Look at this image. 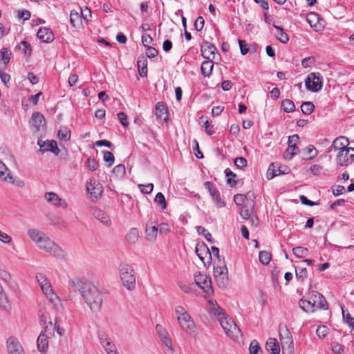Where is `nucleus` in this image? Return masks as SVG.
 Listing matches in <instances>:
<instances>
[{
    "mask_svg": "<svg viewBox=\"0 0 354 354\" xmlns=\"http://www.w3.org/2000/svg\"><path fill=\"white\" fill-rule=\"evenodd\" d=\"M27 234L40 250L57 259L65 257L66 254L62 248L43 232L35 228H31L28 230Z\"/></svg>",
    "mask_w": 354,
    "mask_h": 354,
    "instance_id": "1",
    "label": "nucleus"
},
{
    "mask_svg": "<svg viewBox=\"0 0 354 354\" xmlns=\"http://www.w3.org/2000/svg\"><path fill=\"white\" fill-rule=\"evenodd\" d=\"M82 298L93 313H97L102 306V296L100 290L93 284H85L81 291Z\"/></svg>",
    "mask_w": 354,
    "mask_h": 354,
    "instance_id": "2",
    "label": "nucleus"
},
{
    "mask_svg": "<svg viewBox=\"0 0 354 354\" xmlns=\"http://www.w3.org/2000/svg\"><path fill=\"white\" fill-rule=\"evenodd\" d=\"M119 275L122 285L128 290L136 288V272L133 266L127 263H121L118 267Z\"/></svg>",
    "mask_w": 354,
    "mask_h": 354,
    "instance_id": "3",
    "label": "nucleus"
},
{
    "mask_svg": "<svg viewBox=\"0 0 354 354\" xmlns=\"http://www.w3.org/2000/svg\"><path fill=\"white\" fill-rule=\"evenodd\" d=\"M225 334L235 341H239L242 337L241 329L234 320L227 317L226 314L219 317L218 320Z\"/></svg>",
    "mask_w": 354,
    "mask_h": 354,
    "instance_id": "4",
    "label": "nucleus"
},
{
    "mask_svg": "<svg viewBox=\"0 0 354 354\" xmlns=\"http://www.w3.org/2000/svg\"><path fill=\"white\" fill-rule=\"evenodd\" d=\"M53 337V322L50 319L44 327L37 341V348L40 352H46L48 348V339Z\"/></svg>",
    "mask_w": 354,
    "mask_h": 354,
    "instance_id": "5",
    "label": "nucleus"
},
{
    "mask_svg": "<svg viewBox=\"0 0 354 354\" xmlns=\"http://www.w3.org/2000/svg\"><path fill=\"white\" fill-rule=\"evenodd\" d=\"M335 160L337 167L348 166L354 161V148L340 150L336 156Z\"/></svg>",
    "mask_w": 354,
    "mask_h": 354,
    "instance_id": "6",
    "label": "nucleus"
},
{
    "mask_svg": "<svg viewBox=\"0 0 354 354\" xmlns=\"http://www.w3.org/2000/svg\"><path fill=\"white\" fill-rule=\"evenodd\" d=\"M305 83L308 90L312 92H317L323 86L322 77L319 73H312L308 75Z\"/></svg>",
    "mask_w": 354,
    "mask_h": 354,
    "instance_id": "7",
    "label": "nucleus"
},
{
    "mask_svg": "<svg viewBox=\"0 0 354 354\" xmlns=\"http://www.w3.org/2000/svg\"><path fill=\"white\" fill-rule=\"evenodd\" d=\"M194 281L195 283L207 295H210L213 293L212 281L209 277H207L205 274L198 272L194 274Z\"/></svg>",
    "mask_w": 354,
    "mask_h": 354,
    "instance_id": "8",
    "label": "nucleus"
},
{
    "mask_svg": "<svg viewBox=\"0 0 354 354\" xmlns=\"http://www.w3.org/2000/svg\"><path fill=\"white\" fill-rule=\"evenodd\" d=\"M0 178L4 182L15 184L18 187L24 186V182L20 179H16L1 160H0Z\"/></svg>",
    "mask_w": 354,
    "mask_h": 354,
    "instance_id": "9",
    "label": "nucleus"
},
{
    "mask_svg": "<svg viewBox=\"0 0 354 354\" xmlns=\"http://www.w3.org/2000/svg\"><path fill=\"white\" fill-rule=\"evenodd\" d=\"M36 279L41 288L42 292L49 298L50 301L53 300L55 297V292L51 287V284L49 280L47 279L45 274L42 273H37Z\"/></svg>",
    "mask_w": 354,
    "mask_h": 354,
    "instance_id": "10",
    "label": "nucleus"
},
{
    "mask_svg": "<svg viewBox=\"0 0 354 354\" xmlns=\"http://www.w3.org/2000/svg\"><path fill=\"white\" fill-rule=\"evenodd\" d=\"M248 196L250 201H248L247 203L243 205L240 209V215L245 220H248L252 215L255 214L254 211L255 206L254 194L250 192H248Z\"/></svg>",
    "mask_w": 354,
    "mask_h": 354,
    "instance_id": "11",
    "label": "nucleus"
},
{
    "mask_svg": "<svg viewBox=\"0 0 354 354\" xmlns=\"http://www.w3.org/2000/svg\"><path fill=\"white\" fill-rule=\"evenodd\" d=\"M178 324L181 328L185 330L187 334L194 335L196 333V325L194 322L192 320L191 316L188 315H184V317H180L177 319Z\"/></svg>",
    "mask_w": 354,
    "mask_h": 354,
    "instance_id": "12",
    "label": "nucleus"
},
{
    "mask_svg": "<svg viewBox=\"0 0 354 354\" xmlns=\"http://www.w3.org/2000/svg\"><path fill=\"white\" fill-rule=\"evenodd\" d=\"M299 137L297 134L292 135L288 137V147L283 153V157L286 159H291L292 156L299 151V148L297 145L299 142Z\"/></svg>",
    "mask_w": 354,
    "mask_h": 354,
    "instance_id": "13",
    "label": "nucleus"
},
{
    "mask_svg": "<svg viewBox=\"0 0 354 354\" xmlns=\"http://www.w3.org/2000/svg\"><path fill=\"white\" fill-rule=\"evenodd\" d=\"M214 275L219 286L225 287L228 282L227 268L225 266L214 268Z\"/></svg>",
    "mask_w": 354,
    "mask_h": 354,
    "instance_id": "14",
    "label": "nucleus"
},
{
    "mask_svg": "<svg viewBox=\"0 0 354 354\" xmlns=\"http://www.w3.org/2000/svg\"><path fill=\"white\" fill-rule=\"evenodd\" d=\"M86 189L91 196L95 199L101 196L103 191L102 185L94 178L89 179L86 183Z\"/></svg>",
    "mask_w": 354,
    "mask_h": 354,
    "instance_id": "15",
    "label": "nucleus"
},
{
    "mask_svg": "<svg viewBox=\"0 0 354 354\" xmlns=\"http://www.w3.org/2000/svg\"><path fill=\"white\" fill-rule=\"evenodd\" d=\"M205 187L208 189L209 193L214 201L216 206L218 208L223 207L225 205V202L221 198L220 193L214 184L211 182L205 183Z\"/></svg>",
    "mask_w": 354,
    "mask_h": 354,
    "instance_id": "16",
    "label": "nucleus"
},
{
    "mask_svg": "<svg viewBox=\"0 0 354 354\" xmlns=\"http://www.w3.org/2000/svg\"><path fill=\"white\" fill-rule=\"evenodd\" d=\"M308 299H311L313 304L317 308L326 310L328 308V302L325 297L318 292L312 291L308 294Z\"/></svg>",
    "mask_w": 354,
    "mask_h": 354,
    "instance_id": "17",
    "label": "nucleus"
},
{
    "mask_svg": "<svg viewBox=\"0 0 354 354\" xmlns=\"http://www.w3.org/2000/svg\"><path fill=\"white\" fill-rule=\"evenodd\" d=\"M98 337L102 346L104 347L107 354H119L115 344L111 342L107 335L99 333Z\"/></svg>",
    "mask_w": 354,
    "mask_h": 354,
    "instance_id": "18",
    "label": "nucleus"
},
{
    "mask_svg": "<svg viewBox=\"0 0 354 354\" xmlns=\"http://www.w3.org/2000/svg\"><path fill=\"white\" fill-rule=\"evenodd\" d=\"M37 144L40 147L39 151L42 153L50 151L55 155H58L60 151L55 140L42 141L41 140H39Z\"/></svg>",
    "mask_w": 354,
    "mask_h": 354,
    "instance_id": "19",
    "label": "nucleus"
},
{
    "mask_svg": "<svg viewBox=\"0 0 354 354\" xmlns=\"http://www.w3.org/2000/svg\"><path fill=\"white\" fill-rule=\"evenodd\" d=\"M154 113L157 120L162 122H167L168 120L169 111L167 106L162 102H159L155 106Z\"/></svg>",
    "mask_w": 354,
    "mask_h": 354,
    "instance_id": "20",
    "label": "nucleus"
},
{
    "mask_svg": "<svg viewBox=\"0 0 354 354\" xmlns=\"http://www.w3.org/2000/svg\"><path fill=\"white\" fill-rule=\"evenodd\" d=\"M7 349L8 354H24L19 342L14 337H10L8 339Z\"/></svg>",
    "mask_w": 354,
    "mask_h": 354,
    "instance_id": "21",
    "label": "nucleus"
},
{
    "mask_svg": "<svg viewBox=\"0 0 354 354\" xmlns=\"http://www.w3.org/2000/svg\"><path fill=\"white\" fill-rule=\"evenodd\" d=\"M44 198L47 202L51 203L55 207H62L66 208L68 205L64 200L59 198L57 194L55 192H46L44 195Z\"/></svg>",
    "mask_w": 354,
    "mask_h": 354,
    "instance_id": "22",
    "label": "nucleus"
},
{
    "mask_svg": "<svg viewBox=\"0 0 354 354\" xmlns=\"http://www.w3.org/2000/svg\"><path fill=\"white\" fill-rule=\"evenodd\" d=\"M216 48L209 41H204L201 45V51L202 56L207 59H214Z\"/></svg>",
    "mask_w": 354,
    "mask_h": 354,
    "instance_id": "23",
    "label": "nucleus"
},
{
    "mask_svg": "<svg viewBox=\"0 0 354 354\" xmlns=\"http://www.w3.org/2000/svg\"><path fill=\"white\" fill-rule=\"evenodd\" d=\"M37 37L42 42L49 43L54 40V34L48 28H40L37 32Z\"/></svg>",
    "mask_w": 354,
    "mask_h": 354,
    "instance_id": "24",
    "label": "nucleus"
},
{
    "mask_svg": "<svg viewBox=\"0 0 354 354\" xmlns=\"http://www.w3.org/2000/svg\"><path fill=\"white\" fill-rule=\"evenodd\" d=\"M207 308L211 314H212L214 317L219 319V317L225 315V313L223 311V309L221 308L216 301L215 300H209L207 304Z\"/></svg>",
    "mask_w": 354,
    "mask_h": 354,
    "instance_id": "25",
    "label": "nucleus"
},
{
    "mask_svg": "<svg viewBox=\"0 0 354 354\" xmlns=\"http://www.w3.org/2000/svg\"><path fill=\"white\" fill-rule=\"evenodd\" d=\"M30 122L31 125L35 129V131H39L40 128L44 126L45 119L41 113L39 112H35L32 115Z\"/></svg>",
    "mask_w": 354,
    "mask_h": 354,
    "instance_id": "26",
    "label": "nucleus"
},
{
    "mask_svg": "<svg viewBox=\"0 0 354 354\" xmlns=\"http://www.w3.org/2000/svg\"><path fill=\"white\" fill-rule=\"evenodd\" d=\"M348 140L344 137L340 136L337 138L332 144L331 148H333L335 151H339L340 150H346L347 149L348 145Z\"/></svg>",
    "mask_w": 354,
    "mask_h": 354,
    "instance_id": "27",
    "label": "nucleus"
},
{
    "mask_svg": "<svg viewBox=\"0 0 354 354\" xmlns=\"http://www.w3.org/2000/svg\"><path fill=\"white\" fill-rule=\"evenodd\" d=\"M158 231V226L155 225L153 222L147 223L145 229V233L147 240L151 241L156 240L157 237Z\"/></svg>",
    "mask_w": 354,
    "mask_h": 354,
    "instance_id": "28",
    "label": "nucleus"
},
{
    "mask_svg": "<svg viewBox=\"0 0 354 354\" xmlns=\"http://www.w3.org/2000/svg\"><path fill=\"white\" fill-rule=\"evenodd\" d=\"M266 349L272 354L280 353V346L275 338H268L266 344Z\"/></svg>",
    "mask_w": 354,
    "mask_h": 354,
    "instance_id": "29",
    "label": "nucleus"
},
{
    "mask_svg": "<svg viewBox=\"0 0 354 354\" xmlns=\"http://www.w3.org/2000/svg\"><path fill=\"white\" fill-rule=\"evenodd\" d=\"M319 16L315 12H310L306 16V21L315 30L319 31L321 28V24L318 22Z\"/></svg>",
    "mask_w": 354,
    "mask_h": 354,
    "instance_id": "30",
    "label": "nucleus"
},
{
    "mask_svg": "<svg viewBox=\"0 0 354 354\" xmlns=\"http://www.w3.org/2000/svg\"><path fill=\"white\" fill-rule=\"evenodd\" d=\"M93 214L96 219L104 223L105 225L109 226L111 225V220L106 213L104 211L95 209L93 210Z\"/></svg>",
    "mask_w": 354,
    "mask_h": 354,
    "instance_id": "31",
    "label": "nucleus"
},
{
    "mask_svg": "<svg viewBox=\"0 0 354 354\" xmlns=\"http://www.w3.org/2000/svg\"><path fill=\"white\" fill-rule=\"evenodd\" d=\"M139 75L141 77L147 75V60L145 56L141 55L138 57L137 62Z\"/></svg>",
    "mask_w": 354,
    "mask_h": 354,
    "instance_id": "32",
    "label": "nucleus"
},
{
    "mask_svg": "<svg viewBox=\"0 0 354 354\" xmlns=\"http://www.w3.org/2000/svg\"><path fill=\"white\" fill-rule=\"evenodd\" d=\"M281 167H279L277 163H271L267 171V178L272 179L275 176L284 174L285 171L281 169Z\"/></svg>",
    "mask_w": 354,
    "mask_h": 354,
    "instance_id": "33",
    "label": "nucleus"
},
{
    "mask_svg": "<svg viewBox=\"0 0 354 354\" xmlns=\"http://www.w3.org/2000/svg\"><path fill=\"white\" fill-rule=\"evenodd\" d=\"M214 63L212 59L204 61L201 67V73L204 77H209L213 70Z\"/></svg>",
    "mask_w": 354,
    "mask_h": 354,
    "instance_id": "34",
    "label": "nucleus"
},
{
    "mask_svg": "<svg viewBox=\"0 0 354 354\" xmlns=\"http://www.w3.org/2000/svg\"><path fill=\"white\" fill-rule=\"evenodd\" d=\"M311 299H301L299 302V307L306 313H313L315 310V306Z\"/></svg>",
    "mask_w": 354,
    "mask_h": 354,
    "instance_id": "35",
    "label": "nucleus"
},
{
    "mask_svg": "<svg viewBox=\"0 0 354 354\" xmlns=\"http://www.w3.org/2000/svg\"><path fill=\"white\" fill-rule=\"evenodd\" d=\"M195 252L198 257V258L205 263L203 254L208 255L209 258H212L211 252H209L208 248L203 244L201 245H197L196 247Z\"/></svg>",
    "mask_w": 354,
    "mask_h": 354,
    "instance_id": "36",
    "label": "nucleus"
},
{
    "mask_svg": "<svg viewBox=\"0 0 354 354\" xmlns=\"http://www.w3.org/2000/svg\"><path fill=\"white\" fill-rule=\"evenodd\" d=\"M139 239V230L136 227L130 229L126 235V239L130 244L136 243Z\"/></svg>",
    "mask_w": 354,
    "mask_h": 354,
    "instance_id": "37",
    "label": "nucleus"
},
{
    "mask_svg": "<svg viewBox=\"0 0 354 354\" xmlns=\"http://www.w3.org/2000/svg\"><path fill=\"white\" fill-rule=\"evenodd\" d=\"M0 279L12 288H15V283L12 281L11 274L4 270L0 269Z\"/></svg>",
    "mask_w": 354,
    "mask_h": 354,
    "instance_id": "38",
    "label": "nucleus"
},
{
    "mask_svg": "<svg viewBox=\"0 0 354 354\" xmlns=\"http://www.w3.org/2000/svg\"><path fill=\"white\" fill-rule=\"evenodd\" d=\"M304 153L306 159L312 160L317 156L318 152L313 145H310L304 149Z\"/></svg>",
    "mask_w": 354,
    "mask_h": 354,
    "instance_id": "39",
    "label": "nucleus"
},
{
    "mask_svg": "<svg viewBox=\"0 0 354 354\" xmlns=\"http://www.w3.org/2000/svg\"><path fill=\"white\" fill-rule=\"evenodd\" d=\"M281 109L286 113H290L295 110V105L292 100L286 99L281 102Z\"/></svg>",
    "mask_w": 354,
    "mask_h": 354,
    "instance_id": "40",
    "label": "nucleus"
},
{
    "mask_svg": "<svg viewBox=\"0 0 354 354\" xmlns=\"http://www.w3.org/2000/svg\"><path fill=\"white\" fill-rule=\"evenodd\" d=\"M274 27L279 31L277 37L279 41L283 44H286L289 41V37L287 33L283 32V28L278 26H274Z\"/></svg>",
    "mask_w": 354,
    "mask_h": 354,
    "instance_id": "41",
    "label": "nucleus"
},
{
    "mask_svg": "<svg viewBox=\"0 0 354 354\" xmlns=\"http://www.w3.org/2000/svg\"><path fill=\"white\" fill-rule=\"evenodd\" d=\"M248 201H250L248 193L246 195L237 194L234 196V201L237 205H244Z\"/></svg>",
    "mask_w": 354,
    "mask_h": 354,
    "instance_id": "42",
    "label": "nucleus"
},
{
    "mask_svg": "<svg viewBox=\"0 0 354 354\" xmlns=\"http://www.w3.org/2000/svg\"><path fill=\"white\" fill-rule=\"evenodd\" d=\"M59 139L63 140H69L71 138V131L64 127H60L57 133Z\"/></svg>",
    "mask_w": 354,
    "mask_h": 354,
    "instance_id": "43",
    "label": "nucleus"
},
{
    "mask_svg": "<svg viewBox=\"0 0 354 354\" xmlns=\"http://www.w3.org/2000/svg\"><path fill=\"white\" fill-rule=\"evenodd\" d=\"M293 254L299 258H303L308 254V250L301 246H297L292 249Z\"/></svg>",
    "mask_w": 354,
    "mask_h": 354,
    "instance_id": "44",
    "label": "nucleus"
},
{
    "mask_svg": "<svg viewBox=\"0 0 354 354\" xmlns=\"http://www.w3.org/2000/svg\"><path fill=\"white\" fill-rule=\"evenodd\" d=\"M315 109V106L311 102H305L301 106V112L304 114L309 115Z\"/></svg>",
    "mask_w": 354,
    "mask_h": 354,
    "instance_id": "45",
    "label": "nucleus"
},
{
    "mask_svg": "<svg viewBox=\"0 0 354 354\" xmlns=\"http://www.w3.org/2000/svg\"><path fill=\"white\" fill-rule=\"evenodd\" d=\"M259 261L263 265H268L271 260V254L267 251H261L259 254Z\"/></svg>",
    "mask_w": 354,
    "mask_h": 354,
    "instance_id": "46",
    "label": "nucleus"
},
{
    "mask_svg": "<svg viewBox=\"0 0 354 354\" xmlns=\"http://www.w3.org/2000/svg\"><path fill=\"white\" fill-rule=\"evenodd\" d=\"M225 174L227 179V183L230 185L231 187L235 186L236 185V181L234 180V178L236 176L234 173H233L229 169H226L225 170Z\"/></svg>",
    "mask_w": 354,
    "mask_h": 354,
    "instance_id": "47",
    "label": "nucleus"
},
{
    "mask_svg": "<svg viewBox=\"0 0 354 354\" xmlns=\"http://www.w3.org/2000/svg\"><path fill=\"white\" fill-rule=\"evenodd\" d=\"M126 173L125 166L122 164L116 165L113 169V174L117 178H122Z\"/></svg>",
    "mask_w": 354,
    "mask_h": 354,
    "instance_id": "48",
    "label": "nucleus"
},
{
    "mask_svg": "<svg viewBox=\"0 0 354 354\" xmlns=\"http://www.w3.org/2000/svg\"><path fill=\"white\" fill-rule=\"evenodd\" d=\"M154 201L157 204H158L160 206L161 209L163 210V209H166L167 203H166L165 198V196L161 192H158L156 195Z\"/></svg>",
    "mask_w": 354,
    "mask_h": 354,
    "instance_id": "49",
    "label": "nucleus"
},
{
    "mask_svg": "<svg viewBox=\"0 0 354 354\" xmlns=\"http://www.w3.org/2000/svg\"><path fill=\"white\" fill-rule=\"evenodd\" d=\"M11 52L7 48H3L0 50V57L1 58L4 64L7 65L10 59Z\"/></svg>",
    "mask_w": 354,
    "mask_h": 354,
    "instance_id": "50",
    "label": "nucleus"
},
{
    "mask_svg": "<svg viewBox=\"0 0 354 354\" xmlns=\"http://www.w3.org/2000/svg\"><path fill=\"white\" fill-rule=\"evenodd\" d=\"M342 315L344 321L351 328H354V317H353L350 313H347L345 314L344 307L342 306Z\"/></svg>",
    "mask_w": 354,
    "mask_h": 354,
    "instance_id": "51",
    "label": "nucleus"
},
{
    "mask_svg": "<svg viewBox=\"0 0 354 354\" xmlns=\"http://www.w3.org/2000/svg\"><path fill=\"white\" fill-rule=\"evenodd\" d=\"M104 156L103 159L105 162H108V167H111L115 160L114 155L113 153L109 151H103Z\"/></svg>",
    "mask_w": 354,
    "mask_h": 354,
    "instance_id": "52",
    "label": "nucleus"
},
{
    "mask_svg": "<svg viewBox=\"0 0 354 354\" xmlns=\"http://www.w3.org/2000/svg\"><path fill=\"white\" fill-rule=\"evenodd\" d=\"M202 122H204V125L205 127V132L208 135H212L214 133V130L212 126L209 124V120L207 117L202 116L201 118Z\"/></svg>",
    "mask_w": 354,
    "mask_h": 354,
    "instance_id": "53",
    "label": "nucleus"
},
{
    "mask_svg": "<svg viewBox=\"0 0 354 354\" xmlns=\"http://www.w3.org/2000/svg\"><path fill=\"white\" fill-rule=\"evenodd\" d=\"M160 339H161L162 343L167 347L168 351L170 353H173V352H174L173 344H172L171 339L169 338V337L168 335H167L165 337H163Z\"/></svg>",
    "mask_w": 354,
    "mask_h": 354,
    "instance_id": "54",
    "label": "nucleus"
},
{
    "mask_svg": "<svg viewBox=\"0 0 354 354\" xmlns=\"http://www.w3.org/2000/svg\"><path fill=\"white\" fill-rule=\"evenodd\" d=\"M328 333V328L324 325L319 326L316 330V334L321 339H324L327 335Z\"/></svg>",
    "mask_w": 354,
    "mask_h": 354,
    "instance_id": "55",
    "label": "nucleus"
},
{
    "mask_svg": "<svg viewBox=\"0 0 354 354\" xmlns=\"http://www.w3.org/2000/svg\"><path fill=\"white\" fill-rule=\"evenodd\" d=\"M249 351L250 354H259V353L261 352V347L257 340L252 341L249 347Z\"/></svg>",
    "mask_w": 354,
    "mask_h": 354,
    "instance_id": "56",
    "label": "nucleus"
},
{
    "mask_svg": "<svg viewBox=\"0 0 354 354\" xmlns=\"http://www.w3.org/2000/svg\"><path fill=\"white\" fill-rule=\"evenodd\" d=\"M296 277L297 279L304 281L307 277V270L305 268L297 267L295 268Z\"/></svg>",
    "mask_w": 354,
    "mask_h": 354,
    "instance_id": "57",
    "label": "nucleus"
},
{
    "mask_svg": "<svg viewBox=\"0 0 354 354\" xmlns=\"http://www.w3.org/2000/svg\"><path fill=\"white\" fill-rule=\"evenodd\" d=\"M81 17L75 10H71L70 14V23L73 27H76V23L80 20Z\"/></svg>",
    "mask_w": 354,
    "mask_h": 354,
    "instance_id": "58",
    "label": "nucleus"
},
{
    "mask_svg": "<svg viewBox=\"0 0 354 354\" xmlns=\"http://www.w3.org/2000/svg\"><path fill=\"white\" fill-rule=\"evenodd\" d=\"M8 304V300L6 293L3 290L2 286L0 284V306L6 308Z\"/></svg>",
    "mask_w": 354,
    "mask_h": 354,
    "instance_id": "59",
    "label": "nucleus"
},
{
    "mask_svg": "<svg viewBox=\"0 0 354 354\" xmlns=\"http://www.w3.org/2000/svg\"><path fill=\"white\" fill-rule=\"evenodd\" d=\"M197 232L199 234H202L205 238L207 239V241L209 242H213L212 234L203 227L198 226L197 227Z\"/></svg>",
    "mask_w": 354,
    "mask_h": 354,
    "instance_id": "60",
    "label": "nucleus"
},
{
    "mask_svg": "<svg viewBox=\"0 0 354 354\" xmlns=\"http://www.w3.org/2000/svg\"><path fill=\"white\" fill-rule=\"evenodd\" d=\"M140 192L143 194H150L153 191V185L152 183H149L147 185H138Z\"/></svg>",
    "mask_w": 354,
    "mask_h": 354,
    "instance_id": "61",
    "label": "nucleus"
},
{
    "mask_svg": "<svg viewBox=\"0 0 354 354\" xmlns=\"http://www.w3.org/2000/svg\"><path fill=\"white\" fill-rule=\"evenodd\" d=\"M86 166L88 167L89 170L95 171L96 170L98 164L95 160V158L89 157L86 160Z\"/></svg>",
    "mask_w": 354,
    "mask_h": 354,
    "instance_id": "62",
    "label": "nucleus"
},
{
    "mask_svg": "<svg viewBox=\"0 0 354 354\" xmlns=\"http://www.w3.org/2000/svg\"><path fill=\"white\" fill-rule=\"evenodd\" d=\"M205 20L203 17H198L194 22V27L197 31H201L204 27Z\"/></svg>",
    "mask_w": 354,
    "mask_h": 354,
    "instance_id": "63",
    "label": "nucleus"
},
{
    "mask_svg": "<svg viewBox=\"0 0 354 354\" xmlns=\"http://www.w3.org/2000/svg\"><path fill=\"white\" fill-rule=\"evenodd\" d=\"M331 347H332V351L335 354H344V351L342 345L337 342H333L331 344Z\"/></svg>",
    "mask_w": 354,
    "mask_h": 354,
    "instance_id": "64",
    "label": "nucleus"
}]
</instances>
